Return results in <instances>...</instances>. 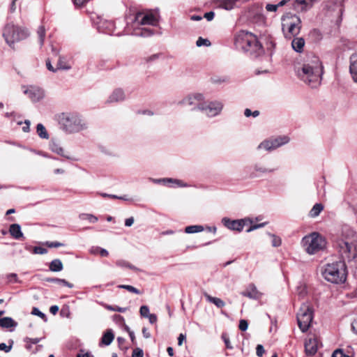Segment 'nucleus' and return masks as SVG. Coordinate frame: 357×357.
I'll list each match as a JSON object with an SVG mask.
<instances>
[{
    "mask_svg": "<svg viewBox=\"0 0 357 357\" xmlns=\"http://www.w3.org/2000/svg\"><path fill=\"white\" fill-rule=\"evenodd\" d=\"M301 245L308 255H312L324 250L326 246V241L320 234L312 232L302 238Z\"/></svg>",
    "mask_w": 357,
    "mask_h": 357,
    "instance_id": "obj_5",
    "label": "nucleus"
},
{
    "mask_svg": "<svg viewBox=\"0 0 357 357\" xmlns=\"http://www.w3.org/2000/svg\"><path fill=\"white\" fill-rule=\"evenodd\" d=\"M324 278L329 282L342 284L347 280V267L344 261L327 264L321 270Z\"/></svg>",
    "mask_w": 357,
    "mask_h": 357,
    "instance_id": "obj_4",
    "label": "nucleus"
},
{
    "mask_svg": "<svg viewBox=\"0 0 357 357\" xmlns=\"http://www.w3.org/2000/svg\"><path fill=\"white\" fill-rule=\"evenodd\" d=\"M51 149L53 152H54L60 155L65 156L63 149L62 147L58 146L57 144H52L51 146Z\"/></svg>",
    "mask_w": 357,
    "mask_h": 357,
    "instance_id": "obj_39",
    "label": "nucleus"
},
{
    "mask_svg": "<svg viewBox=\"0 0 357 357\" xmlns=\"http://www.w3.org/2000/svg\"><path fill=\"white\" fill-rule=\"evenodd\" d=\"M9 232L15 239L18 240L24 237L21 227L19 224H12L9 227Z\"/></svg>",
    "mask_w": 357,
    "mask_h": 357,
    "instance_id": "obj_21",
    "label": "nucleus"
},
{
    "mask_svg": "<svg viewBox=\"0 0 357 357\" xmlns=\"http://www.w3.org/2000/svg\"><path fill=\"white\" fill-rule=\"evenodd\" d=\"M205 297L208 302L213 303L218 307L221 308L225 305V303L219 298L213 297L207 294H205Z\"/></svg>",
    "mask_w": 357,
    "mask_h": 357,
    "instance_id": "obj_28",
    "label": "nucleus"
},
{
    "mask_svg": "<svg viewBox=\"0 0 357 357\" xmlns=\"http://www.w3.org/2000/svg\"><path fill=\"white\" fill-rule=\"evenodd\" d=\"M139 312H140L141 316L144 317H147L150 314L149 308L146 305L141 306V307L139 309Z\"/></svg>",
    "mask_w": 357,
    "mask_h": 357,
    "instance_id": "obj_42",
    "label": "nucleus"
},
{
    "mask_svg": "<svg viewBox=\"0 0 357 357\" xmlns=\"http://www.w3.org/2000/svg\"><path fill=\"white\" fill-rule=\"evenodd\" d=\"M17 326V323L11 317H6L0 319V327L3 328H15Z\"/></svg>",
    "mask_w": 357,
    "mask_h": 357,
    "instance_id": "obj_25",
    "label": "nucleus"
},
{
    "mask_svg": "<svg viewBox=\"0 0 357 357\" xmlns=\"http://www.w3.org/2000/svg\"><path fill=\"white\" fill-rule=\"evenodd\" d=\"M265 350L261 344H258L256 347V354L259 357H261L264 354Z\"/></svg>",
    "mask_w": 357,
    "mask_h": 357,
    "instance_id": "obj_53",
    "label": "nucleus"
},
{
    "mask_svg": "<svg viewBox=\"0 0 357 357\" xmlns=\"http://www.w3.org/2000/svg\"><path fill=\"white\" fill-rule=\"evenodd\" d=\"M335 246L342 259L357 262V233L349 225H344L335 241Z\"/></svg>",
    "mask_w": 357,
    "mask_h": 357,
    "instance_id": "obj_2",
    "label": "nucleus"
},
{
    "mask_svg": "<svg viewBox=\"0 0 357 357\" xmlns=\"http://www.w3.org/2000/svg\"><path fill=\"white\" fill-rule=\"evenodd\" d=\"M31 313L34 315L38 316L44 320H46V315L43 312H40L37 307H33Z\"/></svg>",
    "mask_w": 357,
    "mask_h": 357,
    "instance_id": "obj_43",
    "label": "nucleus"
},
{
    "mask_svg": "<svg viewBox=\"0 0 357 357\" xmlns=\"http://www.w3.org/2000/svg\"><path fill=\"white\" fill-rule=\"evenodd\" d=\"M90 253L93 255H98L99 254L101 257H107L109 255V252L107 250L104 248H101L98 246H93L89 250Z\"/></svg>",
    "mask_w": 357,
    "mask_h": 357,
    "instance_id": "obj_31",
    "label": "nucleus"
},
{
    "mask_svg": "<svg viewBox=\"0 0 357 357\" xmlns=\"http://www.w3.org/2000/svg\"><path fill=\"white\" fill-rule=\"evenodd\" d=\"M79 218L81 220H86L88 221H89L90 222H96L98 221V218L94 216L93 215H91V214H87V213H82L81 215H79Z\"/></svg>",
    "mask_w": 357,
    "mask_h": 357,
    "instance_id": "obj_36",
    "label": "nucleus"
},
{
    "mask_svg": "<svg viewBox=\"0 0 357 357\" xmlns=\"http://www.w3.org/2000/svg\"><path fill=\"white\" fill-rule=\"evenodd\" d=\"M205 100L204 94L200 93H195L189 94L182 100L178 102V105L181 106L191 107L192 110H199L202 107L203 102Z\"/></svg>",
    "mask_w": 357,
    "mask_h": 357,
    "instance_id": "obj_11",
    "label": "nucleus"
},
{
    "mask_svg": "<svg viewBox=\"0 0 357 357\" xmlns=\"http://www.w3.org/2000/svg\"><path fill=\"white\" fill-rule=\"evenodd\" d=\"M222 224L231 230L241 231L245 226L243 220H231L228 218H224L222 220Z\"/></svg>",
    "mask_w": 357,
    "mask_h": 357,
    "instance_id": "obj_17",
    "label": "nucleus"
},
{
    "mask_svg": "<svg viewBox=\"0 0 357 357\" xmlns=\"http://www.w3.org/2000/svg\"><path fill=\"white\" fill-rule=\"evenodd\" d=\"M222 338L225 342L226 347L229 349H231L233 347L230 343L228 336L226 334H222Z\"/></svg>",
    "mask_w": 357,
    "mask_h": 357,
    "instance_id": "obj_50",
    "label": "nucleus"
},
{
    "mask_svg": "<svg viewBox=\"0 0 357 357\" xmlns=\"http://www.w3.org/2000/svg\"><path fill=\"white\" fill-rule=\"evenodd\" d=\"M119 287L121 289H126L127 291L134 293V294H142V291H140L139 289H137V288H135L131 285L122 284V285H119Z\"/></svg>",
    "mask_w": 357,
    "mask_h": 357,
    "instance_id": "obj_37",
    "label": "nucleus"
},
{
    "mask_svg": "<svg viewBox=\"0 0 357 357\" xmlns=\"http://www.w3.org/2000/svg\"><path fill=\"white\" fill-rule=\"evenodd\" d=\"M147 318L149 319L151 324H154L157 321V316L155 314H150Z\"/></svg>",
    "mask_w": 357,
    "mask_h": 357,
    "instance_id": "obj_64",
    "label": "nucleus"
},
{
    "mask_svg": "<svg viewBox=\"0 0 357 357\" xmlns=\"http://www.w3.org/2000/svg\"><path fill=\"white\" fill-rule=\"evenodd\" d=\"M196 45H211V43L208 39L199 37L196 42Z\"/></svg>",
    "mask_w": 357,
    "mask_h": 357,
    "instance_id": "obj_56",
    "label": "nucleus"
},
{
    "mask_svg": "<svg viewBox=\"0 0 357 357\" xmlns=\"http://www.w3.org/2000/svg\"><path fill=\"white\" fill-rule=\"evenodd\" d=\"M204 229L202 225H190L185 228V232L187 234H195L203 231Z\"/></svg>",
    "mask_w": 357,
    "mask_h": 357,
    "instance_id": "obj_32",
    "label": "nucleus"
},
{
    "mask_svg": "<svg viewBox=\"0 0 357 357\" xmlns=\"http://www.w3.org/2000/svg\"><path fill=\"white\" fill-rule=\"evenodd\" d=\"M62 129L68 133H77L89 128L87 121L81 115L75 112L62 113L59 116Z\"/></svg>",
    "mask_w": 357,
    "mask_h": 357,
    "instance_id": "obj_3",
    "label": "nucleus"
},
{
    "mask_svg": "<svg viewBox=\"0 0 357 357\" xmlns=\"http://www.w3.org/2000/svg\"><path fill=\"white\" fill-rule=\"evenodd\" d=\"M51 50L53 54L57 56L61 52V48L59 46H51Z\"/></svg>",
    "mask_w": 357,
    "mask_h": 357,
    "instance_id": "obj_59",
    "label": "nucleus"
},
{
    "mask_svg": "<svg viewBox=\"0 0 357 357\" xmlns=\"http://www.w3.org/2000/svg\"><path fill=\"white\" fill-rule=\"evenodd\" d=\"M248 323L245 319H241L239 321V329L242 331H245L248 329Z\"/></svg>",
    "mask_w": 357,
    "mask_h": 357,
    "instance_id": "obj_45",
    "label": "nucleus"
},
{
    "mask_svg": "<svg viewBox=\"0 0 357 357\" xmlns=\"http://www.w3.org/2000/svg\"><path fill=\"white\" fill-rule=\"evenodd\" d=\"M70 68V66L68 63L66 58L63 55H59L56 69L69 70Z\"/></svg>",
    "mask_w": 357,
    "mask_h": 357,
    "instance_id": "obj_26",
    "label": "nucleus"
},
{
    "mask_svg": "<svg viewBox=\"0 0 357 357\" xmlns=\"http://www.w3.org/2000/svg\"><path fill=\"white\" fill-rule=\"evenodd\" d=\"M319 347V341L315 336L308 337L305 342V354L308 356L314 355Z\"/></svg>",
    "mask_w": 357,
    "mask_h": 357,
    "instance_id": "obj_16",
    "label": "nucleus"
},
{
    "mask_svg": "<svg viewBox=\"0 0 357 357\" xmlns=\"http://www.w3.org/2000/svg\"><path fill=\"white\" fill-rule=\"evenodd\" d=\"M294 2L295 8L301 11L307 10L310 8L313 4L312 0H294Z\"/></svg>",
    "mask_w": 357,
    "mask_h": 357,
    "instance_id": "obj_22",
    "label": "nucleus"
},
{
    "mask_svg": "<svg viewBox=\"0 0 357 357\" xmlns=\"http://www.w3.org/2000/svg\"><path fill=\"white\" fill-rule=\"evenodd\" d=\"M3 35L7 43H14L25 38L28 33L26 29L16 26L12 23H8L3 29Z\"/></svg>",
    "mask_w": 357,
    "mask_h": 357,
    "instance_id": "obj_8",
    "label": "nucleus"
},
{
    "mask_svg": "<svg viewBox=\"0 0 357 357\" xmlns=\"http://www.w3.org/2000/svg\"><path fill=\"white\" fill-rule=\"evenodd\" d=\"M291 47L298 54V56H294V70L296 76L312 88L317 87L321 84L324 69L319 58L313 53L305 52L304 46Z\"/></svg>",
    "mask_w": 357,
    "mask_h": 357,
    "instance_id": "obj_1",
    "label": "nucleus"
},
{
    "mask_svg": "<svg viewBox=\"0 0 357 357\" xmlns=\"http://www.w3.org/2000/svg\"><path fill=\"white\" fill-rule=\"evenodd\" d=\"M241 294L250 299H259L261 296L254 284H250Z\"/></svg>",
    "mask_w": 357,
    "mask_h": 357,
    "instance_id": "obj_19",
    "label": "nucleus"
},
{
    "mask_svg": "<svg viewBox=\"0 0 357 357\" xmlns=\"http://www.w3.org/2000/svg\"><path fill=\"white\" fill-rule=\"evenodd\" d=\"M24 126L22 127V130L24 132H29L30 130V121L29 120H25Z\"/></svg>",
    "mask_w": 357,
    "mask_h": 357,
    "instance_id": "obj_58",
    "label": "nucleus"
},
{
    "mask_svg": "<svg viewBox=\"0 0 357 357\" xmlns=\"http://www.w3.org/2000/svg\"><path fill=\"white\" fill-rule=\"evenodd\" d=\"M323 209H324V206L321 204H319V203L315 204L314 205V206L312 208V209L310 210V211L309 213V215L311 218H315L320 214V213L323 211Z\"/></svg>",
    "mask_w": 357,
    "mask_h": 357,
    "instance_id": "obj_29",
    "label": "nucleus"
},
{
    "mask_svg": "<svg viewBox=\"0 0 357 357\" xmlns=\"http://www.w3.org/2000/svg\"><path fill=\"white\" fill-rule=\"evenodd\" d=\"M126 331H128L129 336L130 337V340L133 344H135V336L133 331H131L130 328L127 326L126 328Z\"/></svg>",
    "mask_w": 357,
    "mask_h": 357,
    "instance_id": "obj_61",
    "label": "nucleus"
},
{
    "mask_svg": "<svg viewBox=\"0 0 357 357\" xmlns=\"http://www.w3.org/2000/svg\"><path fill=\"white\" fill-rule=\"evenodd\" d=\"M169 178H151V181L155 183H162L163 185H168V180Z\"/></svg>",
    "mask_w": 357,
    "mask_h": 357,
    "instance_id": "obj_51",
    "label": "nucleus"
},
{
    "mask_svg": "<svg viewBox=\"0 0 357 357\" xmlns=\"http://www.w3.org/2000/svg\"><path fill=\"white\" fill-rule=\"evenodd\" d=\"M235 45H261V41L252 33L241 30L234 35Z\"/></svg>",
    "mask_w": 357,
    "mask_h": 357,
    "instance_id": "obj_12",
    "label": "nucleus"
},
{
    "mask_svg": "<svg viewBox=\"0 0 357 357\" xmlns=\"http://www.w3.org/2000/svg\"><path fill=\"white\" fill-rule=\"evenodd\" d=\"M224 108V104L222 101L218 100L203 102L202 107H200V111L204 112L206 116L213 118L220 115Z\"/></svg>",
    "mask_w": 357,
    "mask_h": 357,
    "instance_id": "obj_10",
    "label": "nucleus"
},
{
    "mask_svg": "<svg viewBox=\"0 0 357 357\" xmlns=\"http://www.w3.org/2000/svg\"><path fill=\"white\" fill-rule=\"evenodd\" d=\"M38 38H39V43H44V36L45 34V28L43 26H40L37 31Z\"/></svg>",
    "mask_w": 357,
    "mask_h": 357,
    "instance_id": "obj_40",
    "label": "nucleus"
},
{
    "mask_svg": "<svg viewBox=\"0 0 357 357\" xmlns=\"http://www.w3.org/2000/svg\"><path fill=\"white\" fill-rule=\"evenodd\" d=\"M23 93L33 102H36L41 100L45 97L44 90L35 85L23 86Z\"/></svg>",
    "mask_w": 357,
    "mask_h": 357,
    "instance_id": "obj_15",
    "label": "nucleus"
},
{
    "mask_svg": "<svg viewBox=\"0 0 357 357\" xmlns=\"http://www.w3.org/2000/svg\"><path fill=\"white\" fill-rule=\"evenodd\" d=\"M280 7L278 4H267L266 6V9L269 12H275L277 10L278 8Z\"/></svg>",
    "mask_w": 357,
    "mask_h": 357,
    "instance_id": "obj_54",
    "label": "nucleus"
},
{
    "mask_svg": "<svg viewBox=\"0 0 357 357\" xmlns=\"http://www.w3.org/2000/svg\"><path fill=\"white\" fill-rule=\"evenodd\" d=\"M47 282H54V283H56L58 284H61V285H63V286H66V287H68L69 288H73V284L68 282V281H66V280L64 279H60V278H47L46 280Z\"/></svg>",
    "mask_w": 357,
    "mask_h": 357,
    "instance_id": "obj_33",
    "label": "nucleus"
},
{
    "mask_svg": "<svg viewBox=\"0 0 357 357\" xmlns=\"http://www.w3.org/2000/svg\"><path fill=\"white\" fill-rule=\"evenodd\" d=\"M289 141V138L287 136H279L270 138L261 142L257 146V149H264L267 151H271L287 144Z\"/></svg>",
    "mask_w": 357,
    "mask_h": 357,
    "instance_id": "obj_13",
    "label": "nucleus"
},
{
    "mask_svg": "<svg viewBox=\"0 0 357 357\" xmlns=\"http://www.w3.org/2000/svg\"><path fill=\"white\" fill-rule=\"evenodd\" d=\"M273 171V169H268L261 165L257 164L254 167V172L252 173V176L257 177L263 174L271 173Z\"/></svg>",
    "mask_w": 357,
    "mask_h": 357,
    "instance_id": "obj_23",
    "label": "nucleus"
},
{
    "mask_svg": "<svg viewBox=\"0 0 357 357\" xmlns=\"http://www.w3.org/2000/svg\"><path fill=\"white\" fill-rule=\"evenodd\" d=\"M214 13L213 12H208V13H206L204 14V17L208 20V21H211L213 19L214 17Z\"/></svg>",
    "mask_w": 357,
    "mask_h": 357,
    "instance_id": "obj_63",
    "label": "nucleus"
},
{
    "mask_svg": "<svg viewBox=\"0 0 357 357\" xmlns=\"http://www.w3.org/2000/svg\"><path fill=\"white\" fill-rule=\"evenodd\" d=\"M13 341H10V345H6L5 343H1L0 344V350L3 351L6 353H8L11 351L13 347Z\"/></svg>",
    "mask_w": 357,
    "mask_h": 357,
    "instance_id": "obj_41",
    "label": "nucleus"
},
{
    "mask_svg": "<svg viewBox=\"0 0 357 357\" xmlns=\"http://www.w3.org/2000/svg\"><path fill=\"white\" fill-rule=\"evenodd\" d=\"M101 196H102L103 197H110V198H113V199H123V200H128V199L126 196L118 197V196L114 195H109V194H106V193H102Z\"/></svg>",
    "mask_w": 357,
    "mask_h": 357,
    "instance_id": "obj_49",
    "label": "nucleus"
},
{
    "mask_svg": "<svg viewBox=\"0 0 357 357\" xmlns=\"http://www.w3.org/2000/svg\"><path fill=\"white\" fill-rule=\"evenodd\" d=\"M349 70L354 82L357 84V52L350 56Z\"/></svg>",
    "mask_w": 357,
    "mask_h": 357,
    "instance_id": "obj_20",
    "label": "nucleus"
},
{
    "mask_svg": "<svg viewBox=\"0 0 357 357\" xmlns=\"http://www.w3.org/2000/svg\"><path fill=\"white\" fill-rule=\"evenodd\" d=\"M63 264L59 259L52 260L50 264V270L53 272H59L63 270Z\"/></svg>",
    "mask_w": 357,
    "mask_h": 357,
    "instance_id": "obj_27",
    "label": "nucleus"
},
{
    "mask_svg": "<svg viewBox=\"0 0 357 357\" xmlns=\"http://www.w3.org/2000/svg\"><path fill=\"white\" fill-rule=\"evenodd\" d=\"M168 180H169L168 181V184L172 183L174 185V186H176V187L185 188V187L189 186L186 183H185L183 181L179 180V179L169 178Z\"/></svg>",
    "mask_w": 357,
    "mask_h": 357,
    "instance_id": "obj_35",
    "label": "nucleus"
},
{
    "mask_svg": "<svg viewBox=\"0 0 357 357\" xmlns=\"http://www.w3.org/2000/svg\"><path fill=\"white\" fill-rule=\"evenodd\" d=\"M114 339V335L111 329H108L103 334L100 344L109 345Z\"/></svg>",
    "mask_w": 357,
    "mask_h": 357,
    "instance_id": "obj_24",
    "label": "nucleus"
},
{
    "mask_svg": "<svg viewBox=\"0 0 357 357\" xmlns=\"http://www.w3.org/2000/svg\"><path fill=\"white\" fill-rule=\"evenodd\" d=\"M40 341V338H30V337H26L25 342L26 343H31V344H37Z\"/></svg>",
    "mask_w": 357,
    "mask_h": 357,
    "instance_id": "obj_57",
    "label": "nucleus"
},
{
    "mask_svg": "<svg viewBox=\"0 0 357 357\" xmlns=\"http://www.w3.org/2000/svg\"><path fill=\"white\" fill-rule=\"evenodd\" d=\"M144 353L140 348H135L132 354V357H143Z\"/></svg>",
    "mask_w": 357,
    "mask_h": 357,
    "instance_id": "obj_48",
    "label": "nucleus"
},
{
    "mask_svg": "<svg viewBox=\"0 0 357 357\" xmlns=\"http://www.w3.org/2000/svg\"><path fill=\"white\" fill-rule=\"evenodd\" d=\"M135 22L139 25L155 26L158 22V14L153 11L139 12L135 17Z\"/></svg>",
    "mask_w": 357,
    "mask_h": 357,
    "instance_id": "obj_14",
    "label": "nucleus"
},
{
    "mask_svg": "<svg viewBox=\"0 0 357 357\" xmlns=\"http://www.w3.org/2000/svg\"><path fill=\"white\" fill-rule=\"evenodd\" d=\"M291 45H305V40L303 38H295L292 40Z\"/></svg>",
    "mask_w": 357,
    "mask_h": 357,
    "instance_id": "obj_55",
    "label": "nucleus"
},
{
    "mask_svg": "<svg viewBox=\"0 0 357 357\" xmlns=\"http://www.w3.org/2000/svg\"><path fill=\"white\" fill-rule=\"evenodd\" d=\"M47 252V249L42 248V247H34L33 248V253L34 254H39V255H44Z\"/></svg>",
    "mask_w": 357,
    "mask_h": 357,
    "instance_id": "obj_46",
    "label": "nucleus"
},
{
    "mask_svg": "<svg viewBox=\"0 0 357 357\" xmlns=\"http://www.w3.org/2000/svg\"><path fill=\"white\" fill-rule=\"evenodd\" d=\"M312 320V311L306 304H303L297 313V321L298 327L302 332H305L309 328Z\"/></svg>",
    "mask_w": 357,
    "mask_h": 357,
    "instance_id": "obj_9",
    "label": "nucleus"
},
{
    "mask_svg": "<svg viewBox=\"0 0 357 357\" xmlns=\"http://www.w3.org/2000/svg\"><path fill=\"white\" fill-rule=\"evenodd\" d=\"M134 34L135 36H140L142 37H148L152 35V31L150 29L142 28V29H137L135 31Z\"/></svg>",
    "mask_w": 357,
    "mask_h": 357,
    "instance_id": "obj_34",
    "label": "nucleus"
},
{
    "mask_svg": "<svg viewBox=\"0 0 357 357\" xmlns=\"http://www.w3.org/2000/svg\"><path fill=\"white\" fill-rule=\"evenodd\" d=\"M332 357H350L348 355H346L342 350L337 349L335 350L332 355Z\"/></svg>",
    "mask_w": 357,
    "mask_h": 357,
    "instance_id": "obj_47",
    "label": "nucleus"
},
{
    "mask_svg": "<svg viewBox=\"0 0 357 357\" xmlns=\"http://www.w3.org/2000/svg\"><path fill=\"white\" fill-rule=\"evenodd\" d=\"M105 308H107L109 310L114 311V312H124L126 311V308L120 307H114L112 305H105Z\"/></svg>",
    "mask_w": 357,
    "mask_h": 357,
    "instance_id": "obj_44",
    "label": "nucleus"
},
{
    "mask_svg": "<svg viewBox=\"0 0 357 357\" xmlns=\"http://www.w3.org/2000/svg\"><path fill=\"white\" fill-rule=\"evenodd\" d=\"M282 29L285 38H291L300 32L301 20L298 16L287 13L282 17Z\"/></svg>",
    "mask_w": 357,
    "mask_h": 357,
    "instance_id": "obj_6",
    "label": "nucleus"
},
{
    "mask_svg": "<svg viewBox=\"0 0 357 357\" xmlns=\"http://www.w3.org/2000/svg\"><path fill=\"white\" fill-rule=\"evenodd\" d=\"M46 66H47V68L50 70V71H52L53 73H55L58 69L56 68H54L52 63H51V61H50V59H47L46 61Z\"/></svg>",
    "mask_w": 357,
    "mask_h": 357,
    "instance_id": "obj_60",
    "label": "nucleus"
},
{
    "mask_svg": "<svg viewBox=\"0 0 357 357\" xmlns=\"http://www.w3.org/2000/svg\"><path fill=\"white\" fill-rule=\"evenodd\" d=\"M310 36L312 37V38L314 37L315 38L319 39V38H321V33L317 30H313L310 33Z\"/></svg>",
    "mask_w": 357,
    "mask_h": 357,
    "instance_id": "obj_62",
    "label": "nucleus"
},
{
    "mask_svg": "<svg viewBox=\"0 0 357 357\" xmlns=\"http://www.w3.org/2000/svg\"><path fill=\"white\" fill-rule=\"evenodd\" d=\"M241 51L253 59L269 60L273 54V49L268 46H241Z\"/></svg>",
    "mask_w": 357,
    "mask_h": 357,
    "instance_id": "obj_7",
    "label": "nucleus"
},
{
    "mask_svg": "<svg viewBox=\"0 0 357 357\" xmlns=\"http://www.w3.org/2000/svg\"><path fill=\"white\" fill-rule=\"evenodd\" d=\"M36 132L38 135L42 138L47 139H49V134L47 133L46 128L42 123H38L36 126Z\"/></svg>",
    "mask_w": 357,
    "mask_h": 357,
    "instance_id": "obj_30",
    "label": "nucleus"
},
{
    "mask_svg": "<svg viewBox=\"0 0 357 357\" xmlns=\"http://www.w3.org/2000/svg\"><path fill=\"white\" fill-rule=\"evenodd\" d=\"M269 236L271 237V244L273 247H279L281 245L282 240L279 236H275V234H269Z\"/></svg>",
    "mask_w": 357,
    "mask_h": 357,
    "instance_id": "obj_38",
    "label": "nucleus"
},
{
    "mask_svg": "<svg viewBox=\"0 0 357 357\" xmlns=\"http://www.w3.org/2000/svg\"><path fill=\"white\" fill-rule=\"evenodd\" d=\"M126 99L124 91L121 88L115 89L107 98V103H114L123 101Z\"/></svg>",
    "mask_w": 357,
    "mask_h": 357,
    "instance_id": "obj_18",
    "label": "nucleus"
},
{
    "mask_svg": "<svg viewBox=\"0 0 357 357\" xmlns=\"http://www.w3.org/2000/svg\"><path fill=\"white\" fill-rule=\"evenodd\" d=\"M46 245L49 248H59V247H61V246H63L64 245L61 243H59V242H50V241H47L46 242Z\"/></svg>",
    "mask_w": 357,
    "mask_h": 357,
    "instance_id": "obj_52",
    "label": "nucleus"
}]
</instances>
